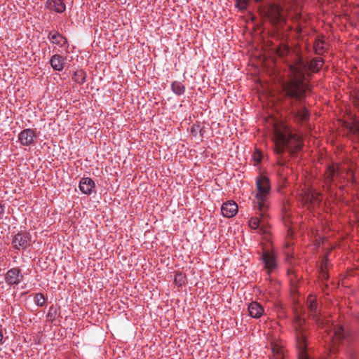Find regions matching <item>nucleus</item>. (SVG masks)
Returning <instances> with one entry per match:
<instances>
[{"label": "nucleus", "mask_w": 359, "mask_h": 359, "mask_svg": "<svg viewBox=\"0 0 359 359\" xmlns=\"http://www.w3.org/2000/svg\"><path fill=\"white\" fill-rule=\"evenodd\" d=\"M86 72L83 69H77L74 72L72 79L75 83L81 85L86 82Z\"/></svg>", "instance_id": "21"}, {"label": "nucleus", "mask_w": 359, "mask_h": 359, "mask_svg": "<svg viewBox=\"0 0 359 359\" xmlns=\"http://www.w3.org/2000/svg\"><path fill=\"white\" fill-rule=\"evenodd\" d=\"M346 176L348 180V177H350L352 181H355L354 172L351 168L347 169L346 172Z\"/></svg>", "instance_id": "31"}, {"label": "nucleus", "mask_w": 359, "mask_h": 359, "mask_svg": "<svg viewBox=\"0 0 359 359\" xmlns=\"http://www.w3.org/2000/svg\"><path fill=\"white\" fill-rule=\"evenodd\" d=\"M46 7L50 11H55L56 13H63L66 6L62 0H47Z\"/></svg>", "instance_id": "18"}, {"label": "nucleus", "mask_w": 359, "mask_h": 359, "mask_svg": "<svg viewBox=\"0 0 359 359\" xmlns=\"http://www.w3.org/2000/svg\"><path fill=\"white\" fill-rule=\"evenodd\" d=\"M252 158L255 162L259 163L261 161L262 156L259 151H255L252 156Z\"/></svg>", "instance_id": "30"}, {"label": "nucleus", "mask_w": 359, "mask_h": 359, "mask_svg": "<svg viewBox=\"0 0 359 359\" xmlns=\"http://www.w3.org/2000/svg\"><path fill=\"white\" fill-rule=\"evenodd\" d=\"M271 185L269 179L262 175L256 178V188L252 194V202L255 210H267L269 207Z\"/></svg>", "instance_id": "3"}, {"label": "nucleus", "mask_w": 359, "mask_h": 359, "mask_svg": "<svg viewBox=\"0 0 359 359\" xmlns=\"http://www.w3.org/2000/svg\"><path fill=\"white\" fill-rule=\"evenodd\" d=\"M249 316L254 318H260L264 313V308L257 302H252L248 307Z\"/></svg>", "instance_id": "13"}, {"label": "nucleus", "mask_w": 359, "mask_h": 359, "mask_svg": "<svg viewBox=\"0 0 359 359\" xmlns=\"http://www.w3.org/2000/svg\"><path fill=\"white\" fill-rule=\"evenodd\" d=\"M259 212H261L259 217H252L249 221V226L252 229H257L259 226H263L266 224L265 217L266 210Z\"/></svg>", "instance_id": "19"}, {"label": "nucleus", "mask_w": 359, "mask_h": 359, "mask_svg": "<svg viewBox=\"0 0 359 359\" xmlns=\"http://www.w3.org/2000/svg\"><path fill=\"white\" fill-rule=\"evenodd\" d=\"M323 65V60L321 57H316L309 63V69L312 72H318Z\"/></svg>", "instance_id": "22"}, {"label": "nucleus", "mask_w": 359, "mask_h": 359, "mask_svg": "<svg viewBox=\"0 0 359 359\" xmlns=\"http://www.w3.org/2000/svg\"><path fill=\"white\" fill-rule=\"evenodd\" d=\"M22 278L20 271L16 268L8 270L5 276L6 282L10 285L19 284Z\"/></svg>", "instance_id": "10"}, {"label": "nucleus", "mask_w": 359, "mask_h": 359, "mask_svg": "<svg viewBox=\"0 0 359 359\" xmlns=\"http://www.w3.org/2000/svg\"><path fill=\"white\" fill-rule=\"evenodd\" d=\"M65 60L66 58L62 55L59 54H55L51 57L50 60V66L55 71L61 72L65 67Z\"/></svg>", "instance_id": "14"}, {"label": "nucleus", "mask_w": 359, "mask_h": 359, "mask_svg": "<svg viewBox=\"0 0 359 359\" xmlns=\"http://www.w3.org/2000/svg\"><path fill=\"white\" fill-rule=\"evenodd\" d=\"M174 283L179 286L184 285L186 283V276L182 273H176Z\"/></svg>", "instance_id": "26"}, {"label": "nucleus", "mask_w": 359, "mask_h": 359, "mask_svg": "<svg viewBox=\"0 0 359 359\" xmlns=\"http://www.w3.org/2000/svg\"><path fill=\"white\" fill-rule=\"evenodd\" d=\"M341 175V168L338 164H334L327 168L325 173V180L326 183H331L334 180V177Z\"/></svg>", "instance_id": "15"}, {"label": "nucleus", "mask_w": 359, "mask_h": 359, "mask_svg": "<svg viewBox=\"0 0 359 359\" xmlns=\"http://www.w3.org/2000/svg\"><path fill=\"white\" fill-rule=\"evenodd\" d=\"M345 126L353 134H359V121L353 119L349 123H346Z\"/></svg>", "instance_id": "23"}, {"label": "nucleus", "mask_w": 359, "mask_h": 359, "mask_svg": "<svg viewBox=\"0 0 359 359\" xmlns=\"http://www.w3.org/2000/svg\"><path fill=\"white\" fill-rule=\"evenodd\" d=\"M2 340H3V334H2L1 330H0V343L2 341Z\"/></svg>", "instance_id": "35"}, {"label": "nucleus", "mask_w": 359, "mask_h": 359, "mask_svg": "<svg viewBox=\"0 0 359 359\" xmlns=\"http://www.w3.org/2000/svg\"><path fill=\"white\" fill-rule=\"evenodd\" d=\"M273 141L275 151L278 155L283 154L285 148L293 153L299 150L302 146L301 137L292 134L283 123H274Z\"/></svg>", "instance_id": "2"}, {"label": "nucleus", "mask_w": 359, "mask_h": 359, "mask_svg": "<svg viewBox=\"0 0 359 359\" xmlns=\"http://www.w3.org/2000/svg\"><path fill=\"white\" fill-rule=\"evenodd\" d=\"M267 15L273 23H280L284 20L280 8L277 5H271L268 9Z\"/></svg>", "instance_id": "12"}, {"label": "nucleus", "mask_w": 359, "mask_h": 359, "mask_svg": "<svg viewBox=\"0 0 359 359\" xmlns=\"http://www.w3.org/2000/svg\"><path fill=\"white\" fill-rule=\"evenodd\" d=\"M297 116L302 121H306L309 116L307 109L305 107L299 109L297 113Z\"/></svg>", "instance_id": "25"}, {"label": "nucleus", "mask_w": 359, "mask_h": 359, "mask_svg": "<svg viewBox=\"0 0 359 359\" xmlns=\"http://www.w3.org/2000/svg\"><path fill=\"white\" fill-rule=\"evenodd\" d=\"M326 42L322 38H318L316 40L313 45L315 53L318 55L323 54L326 49Z\"/></svg>", "instance_id": "20"}, {"label": "nucleus", "mask_w": 359, "mask_h": 359, "mask_svg": "<svg viewBox=\"0 0 359 359\" xmlns=\"http://www.w3.org/2000/svg\"><path fill=\"white\" fill-rule=\"evenodd\" d=\"M255 1H260L261 0H255Z\"/></svg>", "instance_id": "38"}, {"label": "nucleus", "mask_w": 359, "mask_h": 359, "mask_svg": "<svg viewBox=\"0 0 359 359\" xmlns=\"http://www.w3.org/2000/svg\"><path fill=\"white\" fill-rule=\"evenodd\" d=\"M48 39L53 44L57 45L60 47L65 46L67 43V39L57 31L50 32Z\"/></svg>", "instance_id": "16"}, {"label": "nucleus", "mask_w": 359, "mask_h": 359, "mask_svg": "<svg viewBox=\"0 0 359 359\" xmlns=\"http://www.w3.org/2000/svg\"><path fill=\"white\" fill-rule=\"evenodd\" d=\"M306 303L316 323L319 325H321L322 327H325L326 331L330 328L331 329V332L329 333V334L330 335V339H332L333 346L332 350L334 349V346L337 341L344 338L345 336L344 328L337 324H334V323H332L331 325H330L328 320L324 322V320L321 317L320 313H319L317 309L318 305L316 297L310 294L308 297Z\"/></svg>", "instance_id": "4"}, {"label": "nucleus", "mask_w": 359, "mask_h": 359, "mask_svg": "<svg viewBox=\"0 0 359 359\" xmlns=\"http://www.w3.org/2000/svg\"><path fill=\"white\" fill-rule=\"evenodd\" d=\"M354 95L355 98V100L354 101L355 104L359 107V90H357L354 92Z\"/></svg>", "instance_id": "32"}, {"label": "nucleus", "mask_w": 359, "mask_h": 359, "mask_svg": "<svg viewBox=\"0 0 359 359\" xmlns=\"http://www.w3.org/2000/svg\"><path fill=\"white\" fill-rule=\"evenodd\" d=\"M299 197L304 203H310L315 205L320 201L318 196L309 189H302L299 193Z\"/></svg>", "instance_id": "8"}, {"label": "nucleus", "mask_w": 359, "mask_h": 359, "mask_svg": "<svg viewBox=\"0 0 359 359\" xmlns=\"http://www.w3.org/2000/svg\"><path fill=\"white\" fill-rule=\"evenodd\" d=\"M323 278H327V276L326 273H323Z\"/></svg>", "instance_id": "36"}, {"label": "nucleus", "mask_w": 359, "mask_h": 359, "mask_svg": "<svg viewBox=\"0 0 359 359\" xmlns=\"http://www.w3.org/2000/svg\"><path fill=\"white\" fill-rule=\"evenodd\" d=\"M221 212L224 217L227 218L232 217L238 212V205L233 201H229L222 204Z\"/></svg>", "instance_id": "9"}, {"label": "nucleus", "mask_w": 359, "mask_h": 359, "mask_svg": "<svg viewBox=\"0 0 359 359\" xmlns=\"http://www.w3.org/2000/svg\"><path fill=\"white\" fill-rule=\"evenodd\" d=\"M262 259L264 262L265 268L267 269L269 272H271L276 266V259L273 253L266 251L264 252L262 255Z\"/></svg>", "instance_id": "17"}, {"label": "nucleus", "mask_w": 359, "mask_h": 359, "mask_svg": "<svg viewBox=\"0 0 359 359\" xmlns=\"http://www.w3.org/2000/svg\"><path fill=\"white\" fill-rule=\"evenodd\" d=\"M172 90L177 95H182L184 93L185 87L180 81H174L171 84Z\"/></svg>", "instance_id": "24"}, {"label": "nucleus", "mask_w": 359, "mask_h": 359, "mask_svg": "<svg viewBox=\"0 0 359 359\" xmlns=\"http://www.w3.org/2000/svg\"><path fill=\"white\" fill-rule=\"evenodd\" d=\"M4 212V208L0 203V215H1Z\"/></svg>", "instance_id": "34"}, {"label": "nucleus", "mask_w": 359, "mask_h": 359, "mask_svg": "<svg viewBox=\"0 0 359 359\" xmlns=\"http://www.w3.org/2000/svg\"><path fill=\"white\" fill-rule=\"evenodd\" d=\"M305 321L304 319L297 318L294 322L295 330L296 346L298 350V359H311L306 353L307 341L305 334Z\"/></svg>", "instance_id": "5"}, {"label": "nucleus", "mask_w": 359, "mask_h": 359, "mask_svg": "<svg viewBox=\"0 0 359 359\" xmlns=\"http://www.w3.org/2000/svg\"><path fill=\"white\" fill-rule=\"evenodd\" d=\"M36 135L35 132L32 129H25L18 135V140L23 146H30L34 144Z\"/></svg>", "instance_id": "7"}, {"label": "nucleus", "mask_w": 359, "mask_h": 359, "mask_svg": "<svg viewBox=\"0 0 359 359\" xmlns=\"http://www.w3.org/2000/svg\"><path fill=\"white\" fill-rule=\"evenodd\" d=\"M272 351H273V352L276 351V353H278V354L281 353V351H280L279 348H275V347H273V348H272Z\"/></svg>", "instance_id": "33"}, {"label": "nucleus", "mask_w": 359, "mask_h": 359, "mask_svg": "<svg viewBox=\"0 0 359 359\" xmlns=\"http://www.w3.org/2000/svg\"><path fill=\"white\" fill-rule=\"evenodd\" d=\"M79 187L83 194L90 195L94 191L95 184L91 178L83 177L80 180Z\"/></svg>", "instance_id": "11"}, {"label": "nucleus", "mask_w": 359, "mask_h": 359, "mask_svg": "<svg viewBox=\"0 0 359 359\" xmlns=\"http://www.w3.org/2000/svg\"><path fill=\"white\" fill-rule=\"evenodd\" d=\"M36 304L39 306H42L45 303V298L41 293L36 294L34 297Z\"/></svg>", "instance_id": "28"}, {"label": "nucleus", "mask_w": 359, "mask_h": 359, "mask_svg": "<svg viewBox=\"0 0 359 359\" xmlns=\"http://www.w3.org/2000/svg\"><path fill=\"white\" fill-rule=\"evenodd\" d=\"M289 52V47L285 44H280L276 49L278 56L283 57Z\"/></svg>", "instance_id": "27"}, {"label": "nucleus", "mask_w": 359, "mask_h": 359, "mask_svg": "<svg viewBox=\"0 0 359 359\" xmlns=\"http://www.w3.org/2000/svg\"><path fill=\"white\" fill-rule=\"evenodd\" d=\"M356 1H357L356 4L359 7V0H356Z\"/></svg>", "instance_id": "37"}, {"label": "nucleus", "mask_w": 359, "mask_h": 359, "mask_svg": "<svg viewBox=\"0 0 359 359\" xmlns=\"http://www.w3.org/2000/svg\"><path fill=\"white\" fill-rule=\"evenodd\" d=\"M290 71L293 77L287 84L283 85V89L288 96L302 100L309 90L304 81L306 65L302 60H298L295 64L290 65Z\"/></svg>", "instance_id": "1"}, {"label": "nucleus", "mask_w": 359, "mask_h": 359, "mask_svg": "<svg viewBox=\"0 0 359 359\" xmlns=\"http://www.w3.org/2000/svg\"><path fill=\"white\" fill-rule=\"evenodd\" d=\"M30 242L31 238L29 234L18 233L14 236L12 244L17 250H24L29 247Z\"/></svg>", "instance_id": "6"}, {"label": "nucleus", "mask_w": 359, "mask_h": 359, "mask_svg": "<svg viewBox=\"0 0 359 359\" xmlns=\"http://www.w3.org/2000/svg\"><path fill=\"white\" fill-rule=\"evenodd\" d=\"M249 2L250 0H236V6L239 9L243 10L247 7Z\"/></svg>", "instance_id": "29"}]
</instances>
